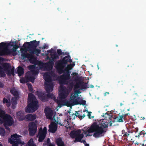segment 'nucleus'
Listing matches in <instances>:
<instances>
[{"mask_svg": "<svg viewBox=\"0 0 146 146\" xmlns=\"http://www.w3.org/2000/svg\"><path fill=\"white\" fill-rule=\"evenodd\" d=\"M28 130L30 136H34L36 132L37 126L35 122H30L28 125Z\"/></svg>", "mask_w": 146, "mask_h": 146, "instance_id": "4468645a", "label": "nucleus"}, {"mask_svg": "<svg viewBox=\"0 0 146 146\" xmlns=\"http://www.w3.org/2000/svg\"><path fill=\"white\" fill-rule=\"evenodd\" d=\"M109 94V93L108 92H105V93H104V96H106V95H107L106 94Z\"/></svg>", "mask_w": 146, "mask_h": 146, "instance_id": "13d9d810", "label": "nucleus"}, {"mask_svg": "<svg viewBox=\"0 0 146 146\" xmlns=\"http://www.w3.org/2000/svg\"><path fill=\"white\" fill-rule=\"evenodd\" d=\"M28 88L29 90L31 91L33 90V86L31 84H30L28 86Z\"/></svg>", "mask_w": 146, "mask_h": 146, "instance_id": "09e8293b", "label": "nucleus"}, {"mask_svg": "<svg viewBox=\"0 0 146 146\" xmlns=\"http://www.w3.org/2000/svg\"><path fill=\"white\" fill-rule=\"evenodd\" d=\"M51 58L54 60L55 59H58L59 58L58 55L56 52L51 55Z\"/></svg>", "mask_w": 146, "mask_h": 146, "instance_id": "4c0bfd02", "label": "nucleus"}, {"mask_svg": "<svg viewBox=\"0 0 146 146\" xmlns=\"http://www.w3.org/2000/svg\"><path fill=\"white\" fill-rule=\"evenodd\" d=\"M74 84L73 82H71L69 84V88L72 90L73 88Z\"/></svg>", "mask_w": 146, "mask_h": 146, "instance_id": "a18cd8bd", "label": "nucleus"}, {"mask_svg": "<svg viewBox=\"0 0 146 146\" xmlns=\"http://www.w3.org/2000/svg\"><path fill=\"white\" fill-rule=\"evenodd\" d=\"M17 115L19 121H22L26 119L25 116H24V114L21 111L17 113Z\"/></svg>", "mask_w": 146, "mask_h": 146, "instance_id": "bb28decb", "label": "nucleus"}, {"mask_svg": "<svg viewBox=\"0 0 146 146\" xmlns=\"http://www.w3.org/2000/svg\"><path fill=\"white\" fill-rule=\"evenodd\" d=\"M89 87H87V83L84 82L80 81L75 86V88H80L81 90H85Z\"/></svg>", "mask_w": 146, "mask_h": 146, "instance_id": "f3484780", "label": "nucleus"}, {"mask_svg": "<svg viewBox=\"0 0 146 146\" xmlns=\"http://www.w3.org/2000/svg\"><path fill=\"white\" fill-rule=\"evenodd\" d=\"M8 141L13 146H22L24 144V142L22 141L21 139L19 138L16 133L11 135V138L9 139Z\"/></svg>", "mask_w": 146, "mask_h": 146, "instance_id": "1a4fd4ad", "label": "nucleus"}, {"mask_svg": "<svg viewBox=\"0 0 146 146\" xmlns=\"http://www.w3.org/2000/svg\"><path fill=\"white\" fill-rule=\"evenodd\" d=\"M44 113L47 118L49 119H50L52 118L53 114L52 111L50 110L47 111L46 108L44 110Z\"/></svg>", "mask_w": 146, "mask_h": 146, "instance_id": "cd10ccee", "label": "nucleus"}, {"mask_svg": "<svg viewBox=\"0 0 146 146\" xmlns=\"http://www.w3.org/2000/svg\"><path fill=\"white\" fill-rule=\"evenodd\" d=\"M34 122H35V123L36 124H37L38 123V121L37 120H36Z\"/></svg>", "mask_w": 146, "mask_h": 146, "instance_id": "052dcab7", "label": "nucleus"}, {"mask_svg": "<svg viewBox=\"0 0 146 146\" xmlns=\"http://www.w3.org/2000/svg\"><path fill=\"white\" fill-rule=\"evenodd\" d=\"M53 84L50 83L49 84H48L46 83L45 84V89L48 93L47 97V98H50L51 99H54L55 98L54 95L52 93H50V92H52L53 90Z\"/></svg>", "mask_w": 146, "mask_h": 146, "instance_id": "f8f14e48", "label": "nucleus"}, {"mask_svg": "<svg viewBox=\"0 0 146 146\" xmlns=\"http://www.w3.org/2000/svg\"><path fill=\"white\" fill-rule=\"evenodd\" d=\"M7 42H3L0 43V49L3 48L0 50V56H8L10 55L12 51L8 48L9 46H12L13 45L11 42L7 43Z\"/></svg>", "mask_w": 146, "mask_h": 146, "instance_id": "39448f33", "label": "nucleus"}, {"mask_svg": "<svg viewBox=\"0 0 146 146\" xmlns=\"http://www.w3.org/2000/svg\"><path fill=\"white\" fill-rule=\"evenodd\" d=\"M83 111L84 112H85L86 111L88 113V116L89 118L91 119L90 116L91 115V114L92 113L91 112L88 111V110H85L84 111Z\"/></svg>", "mask_w": 146, "mask_h": 146, "instance_id": "37998d69", "label": "nucleus"}, {"mask_svg": "<svg viewBox=\"0 0 146 146\" xmlns=\"http://www.w3.org/2000/svg\"><path fill=\"white\" fill-rule=\"evenodd\" d=\"M26 119L28 121L34 120L36 118L35 114H28L25 115Z\"/></svg>", "mask_w": 146, "mask_h": 146, "instance_id": "5701e85b", "label": "nucleus"}, {"mask_svg": "<svg viewBox=\"0 0 146 146\" xmlns=\"http://www.w3.org/2000/svg\"><path fill=\"white\" fill-rule=\"evenodd\" d=\"M108 123L104 121L98 124L97 122H94L87 130L84 131L86 134L94 132L93 136L95 138H99L104 136L106 131V128L108 127Z\"/></svg>", "mask_w": 146, "mask_h": 146, "instance_id": "f257e3e1", "label": "nucleus"}, {"mask_svg": "<svg viewBox=\"0 0 146 146\" xmlns=\"http://www.w3.org/2000/svg\"><path fill=\"white\" fill-rule=\"evenodd\" d=\"M129 135V134L128 133H126V134H125L124 135H123V137H127Z\"/></svg>", "mask_w": 146, "mask_h": 146, "instance_id": "5fc2aeb1", "label": "nucleus"}, {"mask_svg": "<svg viewBox=\"0 0 146 146\" xmlns=\"http://www.w3.org/2000/svg\"><path fill=\"white\" fill-rule=\"evenodd\" d=\"M48 146H55V145L54 144H52L50 143V144Z\"/></svg>", "mask_w": 146, "mask_h": 146, "instance_id": "4d7b16f0", "label": "nucleus"}, {"mask_svg": "<svg viewBox=\"0 0 146 146\" xmlns=\"http://www.w3.org/2000/svg\"><path fill=\"white\" fill-rule=\"evenodd\" d=\"M28 104L25 109V111L26 112L32 113L38 109V101L35 96L32 93L28 94Z\"/></svg>", "mask_w": 146, "mask_h": 146, "instance_id": "f03ea898", "label": "nucleus"}, {"mask_svg": "<svg viewBox=\"0 0 146 146\" xmlns=\"http://www.w3.org/2000/svg\"><path fill=\"white\" fill-rule=\"evenodd\" d=\"M44 48V49L46 48V46H43V48Z\"/></svg>", "mask_w": 146, "mask_h": 146, "instance_id": "0e129e2a", "label": "nucleus"}, {"mask_svg": "<svg viewBox=\"0 0 146 146\" xmlns=\"http://www.w3.org/2000/svg\"><path fill=\"white\" fill-rule=\"evenodd\" d=\"M44 79L45 80V82L44 83V86L45 87V84L46 83L48 84H49L50 83L52 84L51 83L52 79L51 77L48 75L47 74H45V76L44 77Z\"/></svg>", "mask_w": 146, "mask_h": 146, "instance_id": "b1692460", "label": "nucleus"}, {"mask_svg": "<svg viewBox=\"0 0 146 146\" xmlns=\"http://www.w3.org/2000/svg\"><path fill=\"white\" fill-rule=\"evenodd\" d=\"M69 92L67 89H62L61 92L59 94V97L61 99H65L68 96Z\"/></svg>", "mask_w": 146, "mask_h": 146, "instance_id": "412c9836", "label": "nucleus"}, {"mask_svg": "<svg viewBox=\"0 0 146 146\" xmlns=\"http://www.w3.org/2000/svg\"><path fill=\"white\" fill-rule=\"evenodd\" d=\"M46 134L47 128L46 127H44L43 129L42 127L40 128L38 133L39 142H42L44 140Z\"/></svg>", "mask_w": 146, "mask_h": 146, "instance_id": "2eb2a0df", "label": "nucleus"}, {"mask_svg": "<svg viewBox=\"0 0 146 146\" xmlns=\"http://www.w3.org/2000/svg\"><path fill=\"white\" fill-rule=\"evenodd\" d=\"M16 98H13L11 99V103L12 108L13 109H15V106L17 104V102L16 100Z\"/></svg>", "mask_w": 146, "mask_h": 146, "instance_id": "2f4dec72", "label": "nucleus"}, {"mask_svg": "<svg viewBox=\"0 0 146 146\" xmlns=\"http://www.w3.org/2000/svg\"><path fill=\"white\" fill-rule=\"evenodd\" d=\"M126 131L125 130H123L122 131V134L123 135H124L125 134H126L128 131V129L127 128H126Z\"/></svg>", "mask_w": 146, "mask_h": 146, "instance_id": "49530a36", "label": "nucleus"}, {"mask_svg": "<svg viewBox=\"0 0 146 146\" xmlns=\"http://www.w3.org/2000/svg\"><path fill=\"white\" fill-rule=\"evenodd\" d=\"M5 131L3 127H0V135L2 137H4L5 135Z\"/></svg>", "mask_w": 146, "mask_h": 146, "instance_id": "72a5a7b5", "label": "nucleus"}, {"mask_svg": "<svg viewBox=\"0 0 146 146\" xmlns=\"http://www.w3.org/2000/svg\"><path fill=\"white\" fill-rule=\"evenodd\" d=\"M29 54L24 53L23 56L25 58L32 59L33 57V54H35L37 56L38 55V54L40 53L41 50L36 48L33 49H29Z\"/></svg>", "mask_w": 146, "mask_h": 146, "instance_id": "ddd939ff", "label": "nucleus"}, {"mask_svg": "<svg viewBox=\"0 0 146 146\" xmlns=\"http://www.w3.org/2000/svg\"><path fill=\"white\" fill-rule=\"evenodd\" d=\"M49 60V61L48 62H51L52 64H54V60L53 58H52L51 57Z\"/></svg>", "mask_w": 146, "mask_h": 146, "instance_id": "3c124183", "label": "nucleus"}, {"mask_svg": "<svg viewBox=\"0 0 146 146\" xmlns=\"http://www.w3.org/2000/svg\"><path fill=\"white\" fill-rule=\"evenodd\" d=\"M48 131L52 133H54L57 129V124L54 122H52L49 126Z\"/></svg>", "mask_w": 146, "mask_h": 146, "instance_id": "a211bd4d", "label": "nucleus"}, {"mask_svg": "<svg viewBox=\"0 0 146 146\" xmlns=\"http://www.w3.org/2000/svg\"><path fill=\"white\" fill-rule=\"evenodd\" d=\"M28 68L31 70H34L35 66L33 65H31L28 66Z\"/></svg>", "mask_w": 146, "mask_h": 146, "instance_id": "8fccbe9b", "label": "nucleus"}, {"mask_svg": "<svg viewBox=\"0 0 146 146\" xmlns=\"http://www.w3.org/2000/svg\"><path fill=\"white\" fill-rule=\"evenodd\" d=\"M47 141L48 143L50 142V141L49 138L48 139Z\"/></svg>", "mask_w": 146, "mask_h": 146, "instance_id": "680f3d73", "label": "nucleus"}, {"mask_svg": "<svg viewBox=\"0 0 146 146\" xmlns=\"http://www.w3.org/2000/svg\"><path fill=\"white\" fill-rule=\"evenodd\" d=\"M73 75L75 74L76 75H78V73H72Z\"/></svg>", "mask_w": 146, "mask_h": 146, "instance_id": "69168bd1", "label": "nucleus"}, {"mask_svg": "<svg viewBox=\"0 0 146 146\" xmlns=\"http://www.w3.org/2000/svg\"><path fill=\"white\" fill-rule=\"evenodd\" d=\"M128 113L124 114H123L122 115H123L124 116V118H125L126 116H127V115H128Z\"/></svg>", "mask_w": 146, "mask_h": 146, "instance_id": "6e6d98bb", "label": "nucleus"}, {"mask_svg": "<svg viewBox=\"0 0 146 146\" xmlns=\"http://www.w3.org/2000/svg\"><path fill=\"white\" fill-rule=\"evenodd\" d=\"M77 97L76 94L73 95V94H72L70 97V100L67 102V103L72 106L78 105V102L80 98L79 97Z\"/></svg>", "mask_w": 146, "mask_h": 146, "instance_id": "dca6fc26", "label": "nucleus"}, {"mask_svg": "<svg viewBox=\"0 0 146 146\" xmlns=\"http://www.w3.org/2000/svg\"><path fill=\"white\" fill-rule=\"evenodd\" d=\"M74 65L75 64L74 63L70 64L68 65V67L70 69H71Z\"/></svg>", "mask_w": 146, "mask_h": 146, "instance_id": "c03bdc74", "label": "nucleus"}, {"mask_svg": "<svg viewBox=\"0 0 146 146\" xmlns=\"http://www.w3.org/2000/svg\"><path fill=\"white\" fill-rule=\"evenodd\" d=\"M27 75L28 76L31 77H32L33 78V82H34V80L35 79V76L36 75L38 74V72L37 70H31V71H28L27 73Z\"/></svg>", "mask_w": 146, "mask_h": 146, "instance_id": "4be33fe9", "label": "nucleus"}, {"mask_svg": "<svg viewBox=\"0 0 146 146\" xmlns=\"http://www.w3.org/2000/svg\"><path fill=\"white\" fill-rule=\"evenodd\" d=\"M63 74L60 76L59 78V82L60 86L64 85H67L68 83V80L70 78V72L66 68L64 70Z\"/></svg>", "mask_w": 146, "mask_h": 146, "instance_id": "423d86ee", "label": "nucleus"}, {"mask_svg": "<svg viewBox=\"0 0 146 146\" xmlns=\"http://www.w3.org/2000/svg\"><path fill=\"white\" fill-rule=\"evenodd\" d=\"M139 143H137V142L136 143H135V145H136L137 144V145H139Z\"/></svg>", "mask_w": 146, "mask_h": 146, "instance_id": "338daca9", "label": "nucleus"}, {"mask_svg": "<svg viewBox=\"0 0 146 146\" xmlns=\"http://www.w3.org/2000/svg\"><path fill=\"white\" fill-rule=\"evenodd\" d=\"M56 142L58 146H65L64 142L60 137L56 139Z\"/></svg>", "mask_w": 146, "mask_h": 146, "instance_id": "c85d7f7f", "label": "nucleus"}, {"mask_svg": "<svg viewBox=\"0 0 146 146\" xmlns=\"http://www.w3.org/2000/svg\"><path fill=\"white\" fill-rule=\"evenodd\" d=\"M37 94L39 99L41 101L45 102L48 100V98L47 97V95L44 93L38 92Z\"/></svg>", "mask_w": 146, "mask_h": 146, "instance_id": "6ab92c4d", "label": "nucleus"}, {"mask_svg": "<svg viewBox=\"0 0 146 146\" xmlns=\"http://www.w3.org/2000/svg\"><path fill=\"white\" fill-rule=\"evenodd\" d=\"M141 119H144L145 118V117H141Z\"/></svg>", "mask_w": 146, "mask_h": 146, "instance_id": "774afa93", "label": "nucleus"}, {"mask_svg": "<svg viewBox=\"0 0 146 146\" xmlns=\"http://www.w3.org/2000/svg\"><path fill=\"white\" fill-rule=\"evenodd\" d=\"M67 56H65L62 59L56 61L55 63V67L58 73L61 74L64 72V68L67 64V62L65 61V58Z\"/></svg>", "mask_w": 146, "mask_h": 146, "instance_id": "0eeeda50", "label": "nucleus"}, {"mask_svg": "<svg viewBox=\"0 0 146 146\" xmlns=\"http://www.w3.org/2000/svg\"><path fill=\"white\" fill-rule=\"evenodd\" d=\"M63 101L61 99H59L57 100V103L60 107H61L63 105Z\"/></svg>", "mask_w": 146, "mask_h": 146, "instance_id": "a19ab883", "label": "nucleus"}, {"mask_svg": "<svg viewBox=\"0 0 146 146\" xmlns=\"http://www.w3.org/2000/svg\"><path fill=\"white\" fill-rule=\"evenodd\" d=\"M33 77L28 76L26 74L25 76V78L21 79L20 80V83L23 84L26 83L29 81L33 83Z\"/></svg>", "mask_w": 146, "mask_h": 146, "instance_id": "aec40b11", "label": "nucleus"}, {"mask_svg": "<svg viewBox=\"0 0 146 146\" xmlns=\"http://www.w3.org/2000/svg\"><path fill=\"white\" fill-rule=\"evenodd\" d=\"M3 58L2 57H0V61H2L3 60Z\"/></svg>", "mask_w": 146, "mask_h": 146, "instance_id": "bf43d9fd", "label": "nucleus"}, {"mask_svg": "<svg viewBox=\"0 0 146 146\" xmlns=\"http://www.w3.org/2000/svg\"><path fill=\"white\" fill-rule=\"evenodd\" d=\"M3 67L0 66V77H4L5 76Z\"/></svg>", "mask_w": 146, "mask_h": 146, "instance_id": "473e14b6", "label": "nucleus"}, {"mask_svg": "<svg viewBox=\"0 0 146 146\" xmlns=\"http://www.w3.org/2000/svg\"><path fill=\"white\" fill-rule=\"evenodd\" d=\"M79 111H76V114H74V113H73L72 114V116H73L74 115H75V116H76V117H78L80 119H82L84 118L85 116V114H83L82 116H81L78 113V112Z\"/></svg>", "mask_w": 146, "mask_h": 146, "instance_id": "f704fd0d", "label": "nucleus"}, {"mask_svg": "<svg viewBox=\"0 0 146 146\" xmlns=\"http://www.w3.org/2000/svg\"><path fill=\"white\" fill-rule=\"evenodd\" d=\"M54 64H52L51 62H48L44 64L45 68L47 70H51L53 67Z\"/></svg>", "mask_w": 146, "mask_h": 146, "instance_id": "393cba45", "label": "nucleus"}, {"mask_svg": "<svg viewBox=\"0 0 146 146\" xmlns=\"http://www.w3.org/2000/svg\"><path fill=\"white\" fill-rule=\"evenodd\" d=\"M140 135L139 134V135H136L135 137H138V138H139V137Z\"/></svg>", "mask_w": 146, "mask_h": 146, "instance_id": "e2e57ef3", "label": "nucleus"}, {"mask_svg": "<svg viewBox=\"0 0 146 146\" xmlns=\"http://www.w3.org/2000/svg\"><path fill=\"white\" fill-rule=\"evenodd\" d=\"M106 115L107 116L106 117V118H104L105 120H104L102 121L107 122L108 123V126L109 125L110 126H111L112 124V122H122L124 119V116L121 115H115L113 116H111L108 113H106L105 114V116H106Z\"/></svg>", "mask_w": 146, "mask_h": 146, "instance_id": "20e7f679", "label": "nucleus"}, {"mask_svg": "<svg viewBox=\"0 0 146 146\" xmlns=\"http://www.w3.org/2000/svg\"><path fill=\"white\" fill-rule=\"evenodd\" d=\"M129 135V134L128 133H126V134H125L124 135H123V137H127Z\"/></svg>", "mask_w": 146, "mask_h": 146, "instance_id": "864d4df0", "label": "nucleus"}, {"mask_svg": "<svg viewBox=\"0 0 146 146\" xmlns=\"http://www.w3.org/2000/svg\"><path fill=\"white\" fill-rule=\"evenodd\" d=\"M66 56L67 57L65 58V61L67 62V63L68 62L70 63H71L72 62V60L70 59V57L69 55Z\"/></svg>", "mask_w": 146, "mask_h": 146, "instance_id": "ea45409f", "label": "nucleus"}, {"mask_svg": "<svg viewBox=\"0 0 146 146\" xmlns=\"http://www.w3.org/2000/svg\"><path fill=\"white\" fill-rule=\"evenodd\" d=\"M81 92L79 90H78L76 91H75L74 92V94H76V96H77L78 94H80Z\"/></svg>", "mask_w": 146, "mask_h": 146, "instance_id": "de8ad7c7", "label": "nucleus"}, {"mask_svg": "<svg viewBox=\"0 0 146 146\" xmlns=\"http://www.w3.org/2000/svg\"><path fill=\"white\" fill-rule=\"evenodd\" d=\"M78 105H82L84 106L85 105V104H86V101L85 100H82L80 101H79V100L78 102Z\"/></svg>", "mask_w": 146, "mask_h": 146, "instance_id": "58836bf2", "label": "nucleus"}, {"mask_svg": "<svg viewBox=\"0 0 146 146\" xmlns=\"http://www.w3.org/2000/svg\"><path fill=\"white\" fill-rule=\"evenodd\" d=\"M3 103L6 104L7 106L8 107L10 106L11 105V100L10 98L7 99L5 98H4L3 99Z\"/></svg>", "mask_w": 146, "mask_h": 146, "instance_id": "7c9ffc66", "label": "nucleus"}, {"mask_svg": "<svg viewBox=\"0 0 146 146\" xmlns=\"http://www.w3.org/2000/svg\"><path fill=\"white\" fill-rule=\"evenodd\" d=\"M11 44L13 45L12 46H13V48L12 49V52H16L17 49L19 48V46L17 44L14 45L12 43H14V42H13L12 43L11 42Z\"/></svg>", "mask_w": 146, "mask_h": 146, "instance_id": "c9c22d12", "label": "nucleus"}, {"mask_svg": "<svg viewBox=\"0 0 146 146\" xmlns=\"http://www.w3.org/2000/svg\"><path fill=\"white\" fill-rule=\"evenodd\" d=\"M17 72L18 76H21L24 74V69L21 66H19L18 67Z\"/></svg>", "mask_w": 146, "mask_h": 146, "instance_id": "c756f323", "label": "nucleus"}, {"mask_svg": "<svg viewBox=\"0 0 146 146\" xmlns=\"http://www.w3.org/2000/svg\"><path fill=\"white\" fill-rule=\"evenodd\" d=\"M70 135L72 138H75L74 141V142L83 143L85 146L86 145L88 144L86 143L85 140H82L84 136L83 133H81V131L80 129L72 131L70 133Z\"/></svg>", "mask_w": 146, "mask_h": 146, "instance_id": "7ed1b4c3", "label": "nucleus"}, {"mask_svg": "<svg viewBox=\"0 0 146 146\" xmlns=\"http://www.w3.org/2000/svg\"><path fill=\"white\" fill-rule=\"evenodd\" d=\"M10 92L16 98H19V94L18 92L16 91L14 88H12L11 89Z\"/></svg>", "mask_w": 146, "mask_h": 146, "instance_id": "a878e982", "label": "nucleus"}, {"mask_svg": "<svg viewBox=\"0 0 146 146\" xmlns=\"http://www.w3.org/2000/svg\"><path fill=\"white\" fill-rule=\"evenodd\" d=\"M4 70L6 72V73L9 76H11V75L14 76V68L11 69V66L10 64L8 63H5L2 65Z\"/></svg>", "mask_w": 146, "mask_h": 146, "instance_id": "9b49d317", "label": "nucleus"}, {"mask_svg": "<svg viewBox=\"0 0 146 146\" xmlns=\"http://www.w3.org/2000/svg\"><path fill=\"white\" fill-rule=\"evenodd\" d=\"M57 53L58 54V56L62 55V52L61 50L60 49H58L57 50Z\"/></svg>", "mask_w": 146, "mask_h": 146, "instance_id": "79ce46f5", "label": "nucleus"}, {"mask_svg": "<svg viewBox=\"0 0 146 146\" xmlns=\"http://www.w3.org/2000/svg\"><path fill=\"white\" fill-rule=\"evenodd\" d=\"M40 41H36V40H33L30 42H25L23 46L26 47L29 49H33L36 48L39 45Z\"/></svg>", "mask_w": 146, "mask_h": 146, "instance_id": "9d476101", "label": "nucleus"}, {"mask_svg": "<svg viewBox=\"0 0 146 146\" xmlns=\"http://www.w3.org/2000/svg\"><path fill=\"white\" fill-rule=\"evenodd\" d=\"M3 123V125L6 129H8L9 128L7 126H11L13 123V118L9 115L6 114L2 119H0V124Z\"/></svg>", "mask_w": 146, "mask_h": 146, "instance_id": "6e6552de", "label": "nucleus"}, {"mask_svg": "<svg viewBox=\"0 0 146 146\" xmlns=\"http://www.w3.org/2000/svg\"><path fill=\"white\" fill-rule=\"evenodd\" d=\"M6 114L5 111L0 109V119H2Z\"/></svg>", "mask_w": 146, "mask_h": 146, "instance_id": "e433bc0d", "label": "nucleus"}, {"mask_svg": "<svg viewBox=\"0 0 146 146\" xmlns=\"http://www.w3.org/2000/svg\"><path fill=\"white\" fill-rule=\"evenodd\" d=\"M145 134V133H144V131H141V132L139 133V134L140 135H144Z\"/></svg>", "mask_w": 146, "mask_h": 146, "instance_id": "603ef678", "label": "nucleus"}]
</instances>
